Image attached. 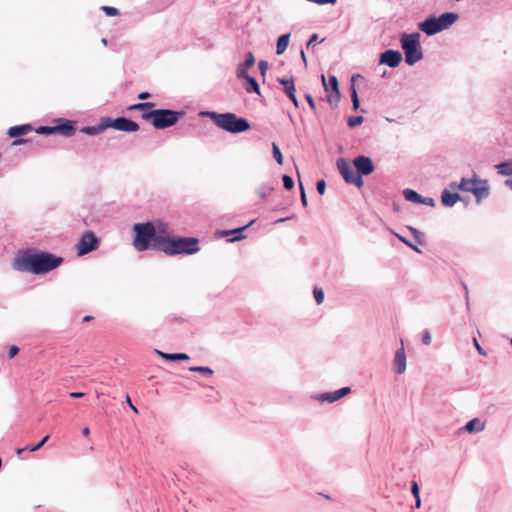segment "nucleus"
<instances>
[{"label":"nucleus","mask_w":512,"mask_h":512,"mask_svg":"<svg viewBox=\"0 0 512 512\" xmlns=\"http://www.w3.org/2000/svg\"><path fill=\"white\" fill-rule=\"evenodd\" d=\"M63 258L48 252H25L16 256L13 268L20 272H30L36 275L48 273L59 267Z\"/></svg>","instance_id":"f257e3e1"},{"label":"nucleus","mask_w":512,"mask_h":512,"mask_svg":"<svg viewBox=\"0 0 512 512\" xmlns=\"http://www.w3.org/2000/svg\"><path fill=\"white\" fill-rule=\"evenodd\" d=\"M199 240L193 237L170 238L159 236L156 240V249L168 254H194L199 250Z\"/></svg>","instance_id":"f03ea898"},{"label":"nucleus","mask_w":512,"mask_h":512,"mask_svg":"<svg viewBox=\"0 0 512 512\" xmlns=\"http://www.w3.org/2000/svg\"><path fill=\"white\" fill-rule=\"evenodd\" d=\"M207 115L217 127L230 133H241L250 129L249 122L244 118H239L234 113L206 112Z\"/></svg>","instance_id":"7ed1b4c3"},{"label":"nucleus","mask_w":512,"mask_h":512,"mask_svg":"<svg viewBox=\"0 0 512 512\" xmlns=\"http://www.w3.org/2000/svg\"><path fill=\"white\" fill-rule=\"evenodd\" d=\"M133 230L135 232L133 245L138 251L147 250L150 246L156 249V240L162 235L160 233L157 234L156 228L152 223L134 224Z\"/></svg>","instance_id":"20e7f679"},{"label":"nucleus","mask_w":512,"mask_h":512,"mask_svg":"<svg viewBox=\"0 0 512 512\" xmlns=\"http://www.w3.org/2000/svg\"><path fill=\"white\" fill-rule=\"evenodd\" d=\"M184 112L169 109H155L142 113V119L151 122L155 129H165L175 125Z\"/></svg>","instance_id":"39448f33"},{"label":"nucleus","mask_w":512,"mask_h":512,"mask_svg":"<svg viewBox=\"0 0 512 512\" xmlns=\"http://www.w3.org/2000/svg\"><path fill=\"white\" fill-rule=\"evenodd\" d=\"M458 20V14L447 12L439 17H429L425 21L419 23V29L427 35H435L443 30L451 27Z\"/></svg>","instance_id":"423d86ee"},{"label":"nucleus","mask_w":512,"mask_h":512,"mask_svg":"<svg viewBox=\"0 0 512 512\" xmlns=\"http://www.w3.org/2000/svg\"><path fill=\"white\" fill-rule=\"evenodd\" d=\"M420 35L418 33L403 34L401 36V45L405 53V61L409 65H413L422 59Z\"/></svg>","instance_id":"0eeeda50"},{"label":"nucleus","mask_w":512,"mask_h":512,"mask_svg":"<svg viewBox=\"0 0 512 512\" xmlns=\"http://www.w3.org/2000/svg\"><path fill=\"white\" fill-rule=\"evenodd\" d=\"M451 188L473 193L478 202L489 195L487 180H481L475 177L472 179L463 178L458 185L451 184Z\"/></svg>","instance_id":"6e6552de"},{"label":"nucleus","mask_w":512,"mask_h":512,"mask_svg":"<svg viewBox=\"0 0 512 512\" xmlns=\"http://www.w3.org/2000/svg\"><path fill=\"white\" fill-rule=\"evenodd\" d=\"M337 168L347 183L353 184L358 188L363 186L362 177L357 173V171H354L348 161L343 158L338 159Z\"/></svg>","instance_id":"1a4fd4ad"},{"label":"nucleus","mask_w":512,"mask_h":512,"mask_svg":"<svg viewBox=\"0 0 512 512\" xmlns=\"http://www.w3.org/2000/svg\"><path fill=\"white\" fill-rule=\"evenodd\" d=\"M104 126L123 132H136L139 130V125L135 121L125 117H118L116 119L104 118Z\"/></svg>","instance_id":"9d476101"},{"label":"nucleus","mask_w":512,"mask_h":512,"mask_svg":"<svg viewBox=\"0 0 512 512\" xmlns=\"http://www.w3.org/2000/svg\"><path fill=\"white\" fill-rule=\"evenodd\" d=\"M98 244H99V240L94 235V233L91 231H87L81 236V238L77 244V254L79 256L85 255V254L97 249Z\"/></svg>","instance_id":"9b49d317"},{"label":"nucleus","mask_w":512,"mask_h":512,"mask_svg":"<svg viewBox=\"0 0 512 512\" xmlns=\"http://www.w3.org/2000/svg\"><path fill=\"white\" fill-rule=\"evenodd\" d=\"M322 82L325 90L329 93L327 95V101L330 105L335 106L340 100V92L338 88V80L334 75L329 76L328 83L326 82L325 76L322 75Z\"/></svg>","instance_id":"f8f14e48"},{"label":"nucleus","mask_w":512,"mask_h":512,"mask_svg":"<svg viewBox=\"0 0 512 512\" xmlns=\"http://www.w3.org/2000/svg\"><path fill=\"white\" fill-rule=\"evenodd\" d=\"M357 173L361 175H369L374 171V164L369 157L358 156L353 160Z\"/></svg>","instance_id":"ddd939ff"},{"label":"nucleus","mask_w":512,"mask_h":512,"mask_svg":"<svg viewBox=\"0 0 512 512\" xmlns=\"http://www.w3.org/2000/svg\"><path fill=\"white\" fill-rule=\"evenodd\" d=\"M402 60V55L399 51L387 50L381 54L380 62L387 64L390 67H397Z\"/></svg>","instance_id":"4468645a"},{"label":"nucleus","mask_w":512,"mask_h":512,"mask_svg":"<svg viewBox=\"0 0 512 512\" xmlns=\"http://www.w3.org/2000/svg\"><path fill=\"white\" fill-rule=\"evenodd\" d=\"M394 370L398 374H402L406 370V355L404 351L403 340H401V348L397 350L395 354Z\"/></svg>","instance_id":"2eb2a0df"},{"label":"nucleus","mask_w":512,"mask_h":512,"mask_svg":"<svg viewBox=\"0 0 512 512\" xmlns=\"http://www.w3.org/2000/svg\"><path fill=\"white\" fill-rule=\"evenodd\" d=\"M278 81L281 85L284 86V92L289 97V99L293 102L294 106L297 108L299 106V102L295 95L296 89H295L293 78L279 79Z\"/></svg>","instance_id":"dca6fc26"},{"label":"nucleus","mask_w":512,"mask_h":512,"mask_svg":"<svg viewBox=\"0 0 512 512\" xmlns=\"http://www.w3.org/2000/svg\"><path fill=\"white\" fill-rule=\"evenodd\" d=\"M75 122L67 120L61 125L54 126L55 133H60L64 136H71L75 131Z\"/></svg>","instance_id":"f3484780"},{"label":"nucleus","mask_w":512,"mask_h":512,"mask_svg":"<svg viewBox=\"0 0 512 512\" xmlns=\"http://www.w3.org/2000/svg\"><path fill=\"white\" fill-rule=\"evenodd\" d=\"M32 131V127L29 124L13 126L8 130V135L11 138L19 137L28 134Z\"/></svg>","instance_id":"a211bd4d"},{"label":"nucleus","mask_w":512,"mask_h":512,"mask_svg":"<svg viewBox=\"0 0 512 512\" xmlns=\"http://www.w3.org/2000/svg\"><path fill=\"white\" fill-rule=\"evenodd\" d=\"M460 199L457 193H451L448 190H444L441 195L442 204L445 206H453Z\"/></svg>","instance_id":"6ab92c4d"},{"label":"nucleus","mask_w":512,"mask_h":512,"mask_svg":"<svg viewBox=\"0 0 512 512\" xmlns=\"http://www.w3.org/2000/svg\"><path fill=\"white\" fill-rule=\"evenodd\" d=\"M464 429L469 433L479 432L484 429V424L479 419L474 418L465 425Z\"/></svg>","instance_id":"aec40b11"},{"label":"nucleus","mask_w":512,"mask_h":512,"mask_svg":"<svg viewBox=\"0 0 512 512\" xmlns=\"http://www.w3.org/2000/svg\"><path fill=\"white\" fill-rule=\"evenodd\" d=\"M107 129V126H104V118L101 119V122L98 126H86L81 129V132L88 135H96Z\"/></svg>","instance_id":"412c9836"},{"label":"nucleus","mask_w":512,"mask_h":512,"mask_svg":"<svg viewBox=\"0 0 512 512\" xmlns=\"http://www.w3.org/2000/svg\"><path fill=\"white\" fill-rule=\"evenodd\" d=\"M289 34L281 35L277 40L276 53L277 55H281L287 49L289 44Z\"/></svg>","instance_id":"4be33fe9"},{"label":"nucleus","mask_w":512,"mask_h":512,"mask_svg":"<svg viewBox=\"0 0 512 512\" xmlns=\"http://www.w3.org/2000/svg\"><path fill=\"white\" fill-rule=\"evenodd\" d=\"M157 353L163 359L170 360V361H174V360H188L189 359V356L187 354H185V353H171L170 354V353H164V352H161V351H157Z\"/></svg>","instance_id":"5701e85b"},{"label":"nucleus","mask_w":512,"mask_h":512,"mask_svg":"<svg viewBox=\"0 0 512 512\" xmlns=\"http://www.w3.org/2000/svg\"><path fill=\"white\" fill-rule=\"evenodd\" d=\"M498 174L503 176L512 175V160L496 165Z\"/></svg>","instance_id":"b1692460"},{"label":"nucleus","mask_w":512,"mask_h":512,"mask_svg":"<svg viewBox=\"0 0 512 512\" xmlns=\"http://www.w3.org/2000/svg\"><path fill=\"white\" fill-rule=\"evenodd\" d=\"M152 107H154V103L142 102V103H137V104H133V105L129 106L128 110H138V111H143V113H145V112L151 111Z\"/></svg>","instance_id":"393cba45"},{"label":"nucleus","mask_w":512,"mask_h":512,"mask_svg":"<svg viewBox=\"0 0 512 512\" xmlns=\"http://www.w3.org/2000/svg\"><path fill=\"white\" fill-rule=\"evenodd\" d=\"M403 194H404V197H405V199L407 201H412V202H415V203H421L422 202L421 195H419L414 190L406 189V190H404Z\"/></svg>","instance_id":"a878e982"},{"label":"nucleus","mask_w":512,"mask_h":512,"mask_svg":"<svg viewBox=\"0 0 512 512\" xmlns=\"http://www.w3.org/2000/svg\"><path fill=\"white\" fill-rule=\"evenodd\" d=\"M247 83H248V86H246V91L247 92H255V93H260V89H259V85L257 83V81L253 78V77H250L246 80Z\"/></svg>","instance_id":"bb28decb"},{"label":"nucleus","mask_w":512,"mask_h":512,"mask_svg":"<svg viewBox=\"0 0 512 512\" xmlns=\"http://www.w3.org/2000/svg\"><path fill=\"white\" fill-rule=\"evenodd\" d=\"M320 399L322 401H327V402H335L337 400H339L340 398L338 397V394H337V390L334 391V392H329V393H324L321 395Z\"/></svg>","instance_id":"cd10ccee"},{"label":"nucleus","mask_w":512,"mask_h":512,"mask_svg":"<svg viewBox=\"0 0 512 512\" xmlns=\"http://www.w3.org/2000/svg\"><path fill=\"white\" fill-rule=\"evenodd\" d=\"M272 152H273V156H274L275 160L277 161V163L282 165L283 164V155L276 143L272 144Z\"/></svg>","instance_id":"c85d7f7f"},{"label":"nucleus","mask_w":512,"mask_h":512,"mask_svg":"<svg viewBox=\"0 0 512 512\" xmlns=\"http://www.w3.org/2000/svg\"><path fill=\"white\" fill-rule=\"evenodd\" d=\"M191 372H199L206 375H212L214 372L209 367H203V366H192L189 368Z\"/></svg>","instance_id":"c756f323"},{"label":"nucleus","mask_w":512,"mask_h":512,"mask_svg":"<svg viewBox=\"0 0 512 512\" xmlns=\"http://www.w3.org/2000/svg\"><path fill=\"white\" fill-rule=\"evenodd\" d=\"M351 98H352V103H353V109L357 110L359 107V99H358L356 88L353 83L351 85Z\"/></svg>","instance_id":"7c9ffc66"},{"label":"nucleus","mask_w":512,"mask_h":512,"mask_svg":"<svg viewBox=\"0 0 512 512\" xmlns=\"http://www.w3.org/2000/svg\"><path fill=\"white\" fill-rule=\"evenodd\" d=\"M49 437H50L49 435H46L40 442H36V445H34V446L28 445L27 446L28 451L34 452V451L39 450L48 441Z\"/></svg>","instance_id":"2f4dec72"},{"label":"nucleus","mask_w":512,"mask_h":512,"mask_svg":"<svg viewBox=\"0 0 512 512\" xmlns=\"http://www.w3.org/2000/svg\"><path fill=\"white\" fill-rule=\"evenodd\" d=\"M313 294H314V298H315L317 304L323 303V301H324V292H323V290L321 288L315 287L314 291H313Z\"/></svg>","instance_id":"473e14b6"},{"label":"nucleus","mask_w":512,"mask_h":512,"mask_svg":"<svg viewBox=\"0 0 512 512\" xmlns=\"http://www.w3.org/2000/svg\"><path fill=\"white\" fill-rule=\"evenodd\" d=\"M363 122L362 116L350 117L347 121L349 127L353 128L360 125Z\"/></svg>","instance_id":"72a5a7b5"},{"label":"nucleus","mask_w":512,"mask_h":512,"mask_svg":"<svg viewBox=\"0 0 512 512\" xmlns=\"http://www.w3.org/2000/svg\"><path fill=\"white\" fill-rule=\"evenodd\" d=\"M38 134H54L55 129L54 126H40L36 129Z\"/></svg>","instance_id":"f704fd0d"},{"label":"nucleus","mask_w":512,"mask_h":512,"mask_svg":"<svg viewBox=\"0 0 512 512\" xmlns=\"http://www.w3.org/2000/svg\"><path fill=\"white\" fill-rule=\"evenodd\" d=\"M248 67L243 66L242 64L239 65L237 69V76L238 78L247 80L249 78V75L246 71Z\"/></svg>","instance_id":"c9c22d12"},{"label":"nucleus","mask_w":512,"mask_h":512,"mask_svg":"<svg viewBox=\"0 0 512 512\" xmlns=\"http://www.w3.org/2000/svg\"><path fill=\"white\" fill-rule=\"evenodd\" d=\"M283 185H284L285 189L291 190L294 186V181L290 176L284 175L283 176Z\"/></svg>","instance_id":"e433bc0d"},{"label":"nucleus","mask_w":512,"mask_h":512,"mask_svg":"<svg viewBox=\"0 0 512 512\" xmlns=\"http://www.w3.org/2000/svg\"><path fill=\"white\" fill-rule=\"evenodd\" d=\"M102 10L105 12L107 16H116L119 14L118 9L111 6H103Z\"/></svg>","instance_id":"4c0bfd02"},{"label":"nucleus","mask_w":512,"mask_h":512,"mask_svg":"<svg viewBox=\"0 0 512 512\" xmlns=\"http://www.w3.org/2000/svg\"><path fill=\"white\" fill-rule=\"evenodd\" d=\"M254 62H255V58H254L253 54L251 52H249L245 62L242 63V65L245 67H250L254 64Z\"/></svg>","instance_id":"58836bf2"},{"label":"nucleus","mask_w":512,"mask_h":512,"mask_svg":"<svg viewBox=\"0 0 512 512\" xmlns=\"http://www.w3.org/2000/svg\"><path fill=\"white\" fill-rule=\"evenodd\" d=\"M316 188H317V191L320 195H323L325 193V188H326V183L325 181L322 179V180H319L317 182V185H316Z\"/></svg>","instance_id":"ea45409f"},{"label":"nucleus","mask_w":512,"mask_h":512,"mask_svg":"<svg viewBox=\"0 0 512 512\" xmlns=\"http://www.w3.org/2000/svg\"><path fill=\"white\" fill-rule=\"evenodd\" d=\"M411 492L415 498H418L420 496L419 486L415 481L411 483Z\"/></svg>","instance_id":"a19ab883"},{"label":"nucleus","mask_w":512,"mask_h":512,"mask_svg":"<svg viewBox=\"0 0 512 512\" xmlns=\"http://www.w3.org/2000/svg\"><path fill=\"white\" fill-rule=\"evenodd\" d=\"M19 352V348L15 345L9 347L8 356L10 359L14 358Z\"/></svg>","instance_id":"79ce46f5"},{"label":"nucleus","mask_w":512,"mask_h":512,"mask_svg":"<svg viewBox=\"0 0 512 512\" xmlns=\"http://www.w3.org/2000/svg\"><path fill=\"white\" fill-rule=\"evenodd\" d=\"M351 392V389L349 387H343L339 390H337V394L339 398H342L346 395H348Z\"/></svg>","instance_id":"37998d69"},{"label":"nucleus","mask_w":512,"mask_h":512,"mask_svg":"<svg viewBox=\"0 0 512 512\" xmlns=\"http://www.w3.org/2000/svg\"><path fill=\"white\" fill-rule=\"evenodd\" d=\"M422 342L425 345H429L431 343V335H430L429 331L426 330L424 332V335H423V338H422Z\"/></svg>","instance_id":"c03bdc74"},{"label":"nucleus","mask_w":512,"mask_h":512,"mask_svg":"<svg viewBox=\"0 0 512 512\" xmlns=\"http://www.w3.org/2000/svg\"><path fill=\"white\" fill-rule=\"evenodd\" d=\"M267 69H268V63L266 61H260L259 62V70L262 75H265Z\"/></svg>","instance_id":"a18cd8bd"},{"label":"nucleus","mask_w":512,"mask_h":512,"mask_svg":"<svg viewBox=\"0 0 512 512\" xmlns=\"http://www.w3.org/2000/svg\"><path fill=\"white\" fill-rule=\"evenodd\" d=\"M398 238L403 242L405 243L407 246L411 247L413 250L417 251V252H420V250L415 246L413 245L411 242H409L407 239H405L404 237H401L399 235H397Z\"/></svg>","instance_id":"49530a36"},{"label":"nucleus","mask_w":512,"mask_h":512,"mask_svg":"<svg viewBox=\"0 0 512 512\" xmlns=\"http://www.w3.org/2000/svg\"><path fill=\"white\" fill-rule=\"evenodd\" d=\"M305 99L308 102V104L311 107V109L315 110L316 105H315L313 97L310 94H306L305 95Z\"/></svg>","instance_id":"de8ad7c7"},{"label":"nucleus","mask_w":512,"mask_h":512,"mask_svg":"<svg viewBox=\"0 0 512 512\" xmlns=\"http://www.w3.org/2000/svg\"><path fill=\"white\" fill-rule=\"evenodd\" d=\"M473 343H474L475 348H476V349H477V351L479 352V354H481V355H484V356H485V355H486V352H485V351L483 350V348L480 346V344L478 343V341H477V339H476V338H474Z\"/></svg>","instance_id":"09e8293b"},{"label":"nucleus","mask_w":512,"mask_h":512,"mask_svg":"<svg viewBox=\"0 0 512 512\" xmlns=\"http://www.w3.org/2000/svg\"><path fill=\"white\" fill-rule=\"evenodd\" d=\"M300 189H301V202L304 206H307V198H306V194H305V191H304V188L302 186V184L300 183Z\"/></svg>","instance_id":"8fccbe9b"},{"label":"nucleus","mask_w":512,"mask_h":512,"mask_svg":"<svg viewBox=\"0 0 512 512\" xmlns=\"http://www.w3.org/2000/svg\"><path fill=\"white\" fill-rule=\"evenodd\" d=\"M409 229L413 233V235L416 237L417 241L419 243H421V240H420L421 233L417 229H415V228L409 227Z\"/></svg>","instance_id":"3c124183"},{"label":"nucleus","mask_w":512,"mask_h":512,"mask_svg":"<svg viewBox=\"0 0 512 512\" xmlns=\"http://www.w3.org/2000/svg\"><path fill=\"white\" fill-rule=\"evenodd\" d=\"M247 226H244V227H241V228H238V229H235L233 231H226L225 232V235H229L231 233H241L242 231H244L246 229Z\"/></svg>","instance_id":"603ef678"},{"label":"nucleus","mask_w":512,"mask_h":512,"mask_svg":"<svg viewBox=\"0 0 512 512\" xmlns=\"http://www.w3.org/2000/svg\"><path fill=\"white\" fill-rule=\"evenodd\" d=\"M150 97V94L148 92H142L138 95V99L140 100H146Z\"/></svg>","instance_id":"864d4df0"},{"label":"nucleus","mask_w":512,"mask_h":512,"mask_svg":"<svg viewBox=\"0 0 512 512\" xmlns=\"http://www.w3.org/2000/svg\"><path fill=\"white\" fill-rule=\"evenodd\" d=\"M317 38H318L317 34H313L310 37V39H309V41L307 43V46H310V45L314 44L317 41Z\"/></svg>","instance_id":"5fc2aeb1"},{"label":"nucleus","mask_w":512,"mask_h":512,"mask_svg":"<svg viewBox=\"0 0 512 512\" xmlns=\"http://www.w3.org/2000/svg\"><path fill=\"white\" fill-rule=\"evenodd\" d=\"M69 395H70V397H72V398H81V397H83L85 394H84V393H82V392H71Z\"/></svg>","instance_id":"6e6d98bb"},{"label":"nucleus","mask_w":512,"mask_h":512,"mask_svg":"<svg viewBox=\"0 0 512 512\" xmlns=\"http://www.w3.org/2000/svg\"><path fill=\"white\" fill-rule=\"evenodd\" d=\"M421 203H424V204H427V205H431L433 206L434 205V201L432 198H422V202Z\"/></svg>","instance_id":"4d7b16f0"},{"label":"nucleus","mask_w":512,"mask_h":512,"mask_svg":"<svg viewBox=\"0 0 512 512\" xmlns=\"http://www.w3.org/2000/svg\"><path fill=\"white\" fill-rule=\"evenodd\" d=\"M126 400H127V403L129 404L130 408H131L135 413H138L137 408L133 405V403L131 402V400H130V397H129V396H127V397H126Z\"/></svg>","instance_id":"13d9d810"},{"label":"nucleus","mask_w":512,"mask_h":512,"mask_svg":"<svg viewBox=\"0 0 512 512\" xmlns=\"http://www.w3.org/2000/svg\"><path fill=\"white\" fill-rule=\"evenodd\" d=\"M82 434L83 436L88 437L90 434V429L88 427L83 428Z\"/></svg>","instance_id":"bf43d9fd"},{"label":"nucleus","mask_w":512,"mask_h":512,"mask_svg":"<svg viewBox=\"0 0 512 512\" xmlns=\"http://www.w3.org/2000/svg\"><path fill=\"white\" fill-rule=\"evenodd\" d=\"M25 142V140L23 139H18V140H15L12 144L13 145H20V144H23Z\"/></svg>","instance_id":"052dcab7"},{"label":"nucleus","mask_w":512,"mask_h":512,"mask_svg":"<svg viewBox=\"0 0 512 512\" xmlns=\"http://www.w3.org/2000/svg\"><path fill=\"white\" fill-rule=\"evenodd\" d=\"M26 450H28V449H27V446H26V447H24V448H19V449H17L16 453H17L18 455H21V454H22L24 451H26Z\"/></svg>","instance_id":"680f3d73"},{"label":"nucleus","mask_w":512,"mask_h":512,"mask_svg":"<svg viewBox=\"0 0 512 512\" xmlns=\"http://www.w3.org/2000/svg\"><path fill=\"white\" fill-rule=\"evenodd\" d=\"M415 500H416V503H415L416 508H420V506H421L420 496L418 498H415Z\"/></svg>","instance_id":"e2e57ef3"},{"label":"nucleus","mask_w":512,"mask_h":512,"mask_svg":"<svg viewBox=\"0 0 512 512\" xmlns=\"http://www.w3.org/2000/svg\"><path fill=\"white\" fill-rule=\"evenodd\" d=\"M506 186H508L512 190V179L505 181Z\"/></svg>","instance_id":"0e129e2a"},{"label":"nucleus","mask_w":512,"mask_h":512,"mask_svg":"<svg viewBox=\"0 0 512 512\" xmlns=\"http://www.w3.org/2000/svg\"><path fill=\"white\" fill-rule=\"evenodd\" d=\"M301 57H302L303 61L306 63L307 60H306V55H305L304 51H301Z\"/></svg>","instance_id":"69168bd1"},{"label":"nucleus","mask_w":512,"mask_h":512,"mask_svg":"<svg viewBox=\"0 0 512 512\" xmlns=\"http://www.w3.org/2000/svg\"><path fill=\"white\" fill-rule=\"evenodd\" d=\"M326 3L335 4L336 0H324V4Z\"/></svg>","instance_id":"338daca9"},{"label":"nucleus","mask_w":512,"mask_h":512,"mask_svg":"<svg viewBox=\"0 0 512 512\" xmlns=\"http://www.w3.org/2000/svg\"><path fill=\"white\" fill-rule=\"evenodd\" d=\"M91 319H92V316H85V317L83 318V321H84V322H87V321H90Z\"/></svg>","instance_id":"774afa93"}]
</instances>
